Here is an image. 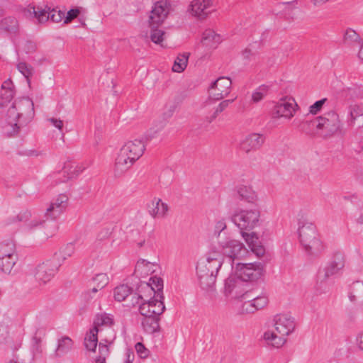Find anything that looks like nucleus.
<instances>
[{
    "label": "nucleus",
    "instance_id": "1",
    "mask_svg": "<svg viewBox=\"0 0 363 363\" xmlns=\"http://www.w3.org/2000/svg\"><path fill=\"white\" fill-rule=\"evenodd\" d=\"M248 253L243 243L233 238H226L220 241L218 245H212L206 259L200 262L196 268L201 286L206 289L214 286L224 257L230 258L233 262L235 259L245 258Z\"/></svg>",
    "mask_w": 363,
    "mask_h": 363
},
{
    "label": "nucleus",
    "instance_id": "2",
    "mask_svg": "<svg viewBox=\"0 0 363 363\" xmlns=\"http://www.w3.org/2000/svg\"><path fill=\"white\" fill-rule=\"evenodd\" d=\"M34 114V104L31 99L22 98L15 101L7 111V123L11 128L8 133L11 135L16 134L21 125L31 121Z\"/></svg>",
    "mask_w": 363,
    "mask_h": 363
},
{
    "label": "nucleus",
    "instance_id": "3",
    "mask_svg": "<svg viewBox=\"0 0 363 363\" xmlns=\"http://www.w3.org/2000/svg\"><path fill=\"white\" fill-rule=\"evenodd\" d=\"M273 322L275 331H266L263 338L268 345L280 347L285 343L286 336L292 333L295 330V319L289 314L281 313L274 317Z\"/></svg>",
    "mask_w": 363,
    "mask_h": 363
},
{
    "label": "nucleus",
    "instance_id": "4",
    "mask_svg": "<svg viewBox=\"0 0 363 363\" xmlns=\"http://www.w3.org/2000/svg\"><path fill=\"white\" fill-rule=\"evenodd\" d=\"M298 235L300 242L306 252L315 255L322 251L323 247L313 224L305 223L300 226Z\"/></svg>",
    "mask_w": 363,
    "mask_h": 363
},
{
    "label": "nucleus",
    "instance_id": "5",
    "mask_svg": "<svg viewBox=\"0 0 363 363\" xmlns=\"http://www.w3.org/2000/svg\"><path fill=\"white\" fill-rule=\"evenodd\" d=\"M260 211L257 208L239 209L232 216V221L241 230H252L258 225Z\"/></svg>",
    "mask_w": 363,
    "mask_h": 363
},
{
    "label": "nucleus",
    "instance_id": "6",
    "mask_svg": "<svg viewBox=\"0 0 363 363\" xmlns=\"http://www.w3.org/2000/svg\"><path fill=\"white\" fill-rule=\"evenodd\" d=\"M316 128L325 137L331 136L340 130L341 121L339 115L330 111L315 120Z\"/></svg>",
    "mask_w": 363,
    "mask_h": 363
},
{
    "label": "nucleus",
    "instance_id": "7",
    "mask_svg": "<svg viewBox=\"0 0 363 363\" xmlns=\"http://www.w3.org/2000/svg\"><path fill=\"white\" fill-rule=\"evenodd\" d=\"M86 167L82 164L77 163L72 160L64 162L61 169L54 174L56 183H66L77 179Z\"/></svg>",
    "mask_w": 363,
    "mask_h": 363
},
{
    "label": "nucleus",
    "instance_id": "8",
    "mask_svg": "<svg viewBox=\"0 0 363 363\" xmlns=\"http://www.w3.org/2000/svg\"><path fill=\"white\" fill-rule=\"evenodd\" d=\"M264 267L260 262L238 263L235 274L238 279L243 281H255L264 274Z\"/></svg>",
    "mask_w": 363,
    "mask_h": 363
},
{
    "label": "nucleus",
    "instance_id": "9",
    "mask_svg": "<svg viewBox=\"0 0 363 363\" xmlns=\"http://www.w3.org/2000/svg\"><path fill=\"white\" fill-rule=\"evenodd\" d=\"M69 197L66 194H60L48 204L45 210L47 219L56 220L67 210Z\"/></svg>",
    "mask_w": 363,
    "mask_h": 363
},
{
    "label": "nucleus",
    "instance_id": "10",
    "mask_svg": "<svg viewBox=\"0 0 363 363\" xmlns=\"http://www.w3.org/2000/svg\"><path fill=\"white\" fill-rule=\"evenodd\" d=\"M170 4L167 0H160L154 4L148 18L149 27H159L167 18Z\"/></svg>",
    "mask_w": 363,
    "mask_h": 363
},
{
    "label": "nucleus",
    "instance_id": "11",
    "mask_svg": "<svg viewBox=\"0 0 363 363\" xmlns=\"http://www.w3.org/2000/svg\"><path fill=\"white\" fill-rule=\"evenodd\" d=\"M298 105L292 98H282L278 101L273 108L274 118L291 120L295 115Z\"/></svg>",
    "mask_w": 363,
    "mask_h": 363
},
{
    "label": "nucleus",
    "instance_id": "12",
    "mask_svg": "<svg viewBox=\"0 0 363 363\" xmlns=\"http://www.w3.org/2000/svg\"><path fill=\"white\" fill-rule=\"evenodd\" d=\"M214 0H192L187 7L188 15L199 21L206 19L211 14Z\"/></svg>",
    "mask_w": 363,
    "mask_h": 363
},
{
    "label": "nucleus",
    "instance_id": "13",
    "mask_svg": "<svg viewBox=\"0 0 363 363\" xmlns=\"http://www.w3.org/2000/svg\"><path fill=\"white\" fill-rule=\"evenodd\" d=\"M240 279L228 278L225 281V292L237 299H247L252 297V291L246 290V284Z\"/></svg>",
    "mask_w": 363,
    "mask_h": 363
},
{
    "label": "nucleus",
    "instance_id": "14",
    "mask_svg": "<svg viewBox=\"0 0 363 363\" xmlns=\"http://www.w3.org/2000/svg\"><path fill=\"white\" fill-rule=\"evenodd\" d=\"M232 82L228 77H219L211 83L208 91L211 98L220 100L226 97L231 91Z\"/></svg>",
    "mask_w": 363,
    "mask_h": 363
},
{
    "label": "nucleus",
    "instance_id": "15",
    "mask_svg": "<svg viewBox=\"0 0 363 363\" xmlns=\"http://www.w3.org/2000/svg\"><path fill=\"white\" fill-rule=\"evenodd\" d=\"M265 137L257 133L246 135L240 142L239 148L245 154H250L259 150L264 145Z\"/></svg>",
    "mask_w": 363,
    "mask_h": 363
},
{
    "label": "nucleus",
    "instance_id": "16",
    "mask_svg": "<svg viewBox=\"0 0 363 363\" xmlns=\"http://www.w3.org/2000/svg\"><path fill=\"white\" fill-rule=\"evenodd\" d=\"M45 221L40 218H38L34 214L32 218L29 220L28 223L24 227L25 230L30 233H35L38 229H43V237L49 238L54 236L58 230V226L52 224L50 227H45Z\"/></svg>",
    "mask_w": 363,
    "mask_h": 363
},
{
    "label": "nucleus",
    "instance_id": "17",
    "mask_svg": "<svg viewBox=\"0 0 363 363\" xmlns=\"http://www.w3.org/2000/svg\"><path fill=\"white\" fill-rule=\"evenodd\" d=\"M135 162L121 149L115 158L113 172L115 177H119L128 172Z\"/></svg>",
    "mask_w": 363,
    "mask_h": 363
},
{
    "label": "nucleus",
    "instance_id": "18",
    "mask_svg": "<svg viewBox=\"0 0 363 363\" xmlns=\"http://www.w3.org/2000/svg\"><path fill=\"white\" fill-rule=\"evenodd\" d=\"M139 305L140 313L143 317L158 316L164 312V305L162 301L154 298L152 301L142 302Z\"/></svg>",
    "mask_w": 363,
    "mask_h": 363
},
{
    "label": "nucleus",
    "instance_id": "19",
    "mask_svg": "<svg viewBox=\"0 0 363 363\" xmlns=\"http://www.w3.org/2000/svg\"><path fill=\"white\" fill-rule=\"evenodd\" d=\"M58 267L51 262H43L36 267L35 279L41 284L50 281L56 274Z\"/></svg>",
    "mask_w": 363,
    "mask_h": 363
},
{
    "label": "nucleus",
    "instance_id": "20",
    "mask_svg": "<svg viewBox=\"0 0 363 363\" xmlns=\"http://www.w3.org/2000/svg\"><path fill=\"white\" fill-rule=\"evenodd\" d=\"M120 149L136 162L143 155L145 145L143 140H134L126 142Z\"/></svg>",
    "mask_w": 363,
    "mask_h": 363
},
{
    "label": "nucleus",
    "instance_id": "21",
    "mask_svg": "<svg viewBox=\"0 0 363 363\" xmlns=\"http://www.w3.org/2000/svg\"><path fill=\"white\" fill-rule=\"evenodd\" d=\"M345 256L337 252L334 254L332 259L323 269V277L325 279L337 274L345 267Z\"/></svg>",
    "mask_w": 363,
    "mask_h": 363
},
{
    "label": "nucleus",
    "instance_id": "22",
    "mask_svg": "<svg viewBox=\"0 0 363 363\" xmlns=\"http://www.w3.org/2000/svg\"><path fill=\"white\" fill-rule=\"evenodd\" d=\"M138 291V294L135 296L137 301L135 303H133V305L140 304L142 302L152 301L154 298H156L155 289L152 286L151 283H141Z\"/></svg>",
    "mask_w": 363,
    "mask_h": 363
},
{
    "label": "nucleus",
    "instance_id": "23",
    "mask_svg": "<svg viewBox=\"0 0 363 363\" xmlns=\"http://www.w3.org/2000/svg\"><path fill=\"white\" fill-rule=\"evenodd\" d=\"M241 235L253 253L257 257L264 255L265 252L264 248L260 245L259 238L255 233L252 232L249 233L242 230Z\"/></svg>",
    "mask_w": 363,
    "mask_h": 363
},
{
    "label": "nucleus",
    "instance_id": "24",
    "mask_svg": "<svg viewBox=\"0 0 363 363\" xmlns=\"http://www.w3.org/2000/svg\"><path fill=\"white\" fill-rule=\"evenodd\" d=\"M169 211L168 205L162 199L155 198L152 200L148 208L150 215L154 218H164L167 216Z\"/></svg>",
    "mask_w": 363,
    "mask_h": 363
},
{
    "label": "nucleus",
    "instance_id": "25",
    "mask_svg": "<svg viewBox=\"0 0 363 363\" xmlns=\"http://www.w3.org/2000/svg\"><path fill=\"white\" fill-rule=\"evenodd\" d=\"M237 193L242 201L255 203L258 201L257 192L250 186L240 185L237 187Z\"/></svg>",
    "mask_w": 363,
    "mask_h": 363
},
{
    "label": "nucleus",
    "instance_id": "26",
    "mask_svg": "<svg viewBox=\"0 0 363 363\" xmlns=\"http://www.w3.org/2000/svg\"><path fill=\"white\" fill-rule=\"evenodd\" d=\"M222 38L220 35L216 33L213 30H206L202 35L201 43L202 44L210 48H216L220 42Z\"/></svg>",
    "mask_w": 363,
    "mask_h": 363
},
{
    "label": "nucleus",
    "instance_id": "27",
    "mask_svg": "<svg viewBox=\"0 0 363 363\" xmlns=\"http://www.w3.org/2000/svg\"><path fill=\"white\" fill-rule=\"evenodd\" d=\"M111 335L109 339H106L104 344L102 340L99 344V356L95 359L96 363H106V358L109 355L108 345L111 344L115 337V335L111 330H109Z\"/></svg>",
    "mask_w": 363,
    "mask_h": 363
},
{
    "label": "nucleus",
    "instance_id": "28",
    "mask_svg": "<svg viewBox=\"0 0 363 363\" xmlns=\"http://www.w3.org/2000/svg\"><path fill=\"white\" fill-rule=\"evenodd\" d=\"M159 320L160 317L158 316L143 317L141 320L143 330L149 334L158 332L160 330Z\"/></svg>",
    "mask_w": 363,
    "mask_h": 363
},
{
    "label": "nucleus",
    "instance_id": "29",
    "mask_svg": "<svg viewBox=\"0 0 363 363\" xmlns=\"http://www.w3.org/2000/svg\"><path fill=\"white\" fill-rule=\"evenodd\" d=\"M102 332L101 329L92 328L84 337V346L89 351L94 352L98 343V333Z\"/></svg>",
    "mask_w": 363,
    "mask_h": 363
},
{
    "label": "nucleus",
    "instance_id": "30",
    "mask_svg": "<svg viewBox=\"0 0 363 363\" xmlns=\"http://www.w3.org/2000/svg\"><path fill=\"white\" fill-rule=\"evenodd\" d=\"M33 213L28 209L21 211L18 215H13L8 217L6 223L9 225L16 222H22L24 223V227L28 223L29 220L32 218Z\"/></svg>",
    "mask_w": 363,
    "mask_h": 363
},
{
    "label": "nucleus",
    "instance_id": "31",
    "mask_svg": "<svg viewBox=\"0 0 363 363\" xmlns=\"http://www.w3.org/2000/svg\"><path fill=\"white\" fill-rule=\"evenodd\" d=\"M14 86L11 79L4 81L1 85L0 96L5 101H10L14 96Z\"/></svg>",
    "mask_w": 363,
    "mask_h": 363
},
{
    "label": "nucleus",
    "instance_id": "32",
    "mask_svg": "<svg viewBox=\"0 0 363 363\" xmlns=\"http://www.w3.org/2000/svg\"><path fill=\"white\" fill-rule=\"evenodd\" d=\"M150 38L151 40L154 43L160 45L161 47H166L164 41L166 40L167 33L164 30L159 29L158 27H150Z\"/></svg>",
    "mask_w": 363,
    "mask_h": 363
},
{
    "label": "nucleus",
    "instance_id": "33",
    "mask_svg": "<svg viewBox=\"0 0 363 363\" xmlns=\"http://www.w3.org/2000/svg\"><path fill=\"white\" fill-rule=\"evenodd\" d=\"M113 324V316L110 314L104 313L97 314L94 322V327L99 329L100 327H110Z\"/></svg>",
    "mask_w": 363,
    "mask_h": 363
},
{
    "label": "nucleus",
    "instance_id": "34",
    "mask_svg": "<svg viewBox=\"0 0 363 363\" xmlns=\"http://www.w3.org/2000/svg\"><path fill=\"white\" fill-rule=\"evenodd\" d=\"M0 26L4 30L14 33L17 31L18 23L17 20L11 16L5 17L1 21Z\"/></svg>",
    "mask_w": 363,
    "mask_h": 363
},
{
    "label": "nucleus",
    "instance_id": "35",
    "mask_svg": "<svg viewBox=\"0 0 363 363\" xmlns=\"http://www.w3.org/2000/svg\"><path fill=\"white\" fill-rule=\"evenodd\" d=\"M189 54L186 52L179 55L174 60L172 66V71L174 72H182L186 67Z\"/></svg>",
    "mask_w": 363,
    "mask_h": 363
},
{
    "label": "nucleus",
    "instance_id": "36",
    "mask_svg": "<svg viewBox=\"0 0 363 363\" xmlns=\"http://www.w3.org/2000/svg\"><path fill=\"white\" fill-rule=\"evenodd\" d=\"M28 11L30 14H33L39 23L46 22L50 18L49 12L42 7L30 6Z\"/></svg>",
    "mask_w": 363,
    "mask_h": 363
},
{
    "label": "nucleus",
    "instance_id": "37",
    "mask_svg": "<svg viewBox=\"0 0 363 363\" xmlns=\"http://www.w3.org/2000/svg\"><path fill=\"white\" fill-rule=\"evenodd\" d=\"M132 289L127 284H121L116 287L113 291L114 298L117 301H124L130 294H131Z\"/></svg>",
    "mask_w": 363,
    "mask_h": 363
},
{
    "label": "nucleus",
    "instance_id": "38",
    "mask_svg": "<svg viewBox=\"0 0 363 363\" xmlns=\"http://www.w3.org/2000/svg\"><path fill=\"white\" fill-rule=\"evenodd\" d=\"M363 116V107L359 105H352L350 106L349 116L347 124L349 126H354L356 120Z\"/></svg>",
    "mask_w": 363,
    "mask_h": 363
},
{
    "label": "nucleus",
    "instance_id": "39",
    "mask_svg": "<svg viewBox=\"0 0 363 363\" xmlns=\"http://www.w3.org/2000/svg\"><path fill=\"white\" fill-rule=\"evenodd\" d=\"M46 335V329L44 327H39L36 329L33 337V348L36 352L41 353V343L43 337Z\"/></svg>",
    "mask_w": 363,
    "mask_h": 363
},
{
    "label": "nucleus",
    "instance_id": "40",
    "mask_svg": "<svg viewBox=\"0 0 363 363\" xmlns=\"http://www.w3.org/2000/svg\"><path fill=\"white\" fill-rule=\"evenodd\" d=\"M72 347V340L68 337H62L59 340L58 345L55 353L57 356H61L69 352Z\"/></svg>",
    "mask_w": 363,
    "mask_h": 363
},
{
    "label": "nucleus",
    "instance_id": "41",
    "mask_svg": "<svg viewBox=\"0 0 363 363\" xmlns=\"http://www.w3.org/2000/svg\"><path fill=\"white\" fill-rule=\"evenodd\" d=\"M16 262L17 257L0 258V269L6 274H9Z\"/></svg>",
    "mask_w": 363,
    "mask_h": 363
},
{
    "label": "nucleus",
    "instance_id": "42",
    "mask_svg": "<svg viewBox=\"0 0 363 363\" xmlns=\"http://www.w3.org/2000/svg\"><path fill=\"white\" fill-rule=\"evenodd\" d=\"M17 257L15 246L12 242L0 244V258Z\"/></svg>",
    "mask_w": 363,
    "mask_h": 363
},
{
    "label": "nucleus",
    "instance_id": "43",
    "mask_svg": "<svg viewBox=\"0 0 363 363\" xmlns=\"http://www.w3.org/2000/svg\"><path fill=\"white\" fill-rule=\"evenodd\" d=\"M269 92V87L266 85H261L252 94V101L258 103L262 101Z\"/></svg>",
    "mask_w": 363,
    "mask_h": 363
},
{
    "label": "nucleus",
    "instance_id": "44",
    "mask_svg": "<svg viewBox=\"0 0 363 363\" xmlns=\"http://www.w3.org/2000/svg\"><path fill=\"white\" fill-rule=\"evenodd\" d=\"M235 99H228L224 100L221 101L215 108L213 114L208 117V122H212L213 120H215L217 116L223 112L226 108L228 107V106L234 101Z\"/></svg>",
    "mask_w": 363,
    "mask_h": 363
},
{
    "label": "nucleus",
    "instance_id": "45",
    "mask_svg": "<svg viewBox=\"0 0 363 363\" xmlns=\"http://www.w3.org/2000/svg\"><path fill=\"white\" fill-rule=\"evenodd\" d=\"M253 302V306L257 311L264 308L268 303V298L265 295L255 296L252 292V297L250 298Z\"/></svg>",
    "mask_w": 363,
    "mask_h": 363
},
{
    "label": "nucleus",
    "instance_id": "46",
    "mask_svg": "<svg viewBox=\"0 0 363 363\" xmlns=\"http://www.w3.org/2000/svg\"><path fill=\"white\" fill-rule=\"evenodd\" d=\"M94 281L96 284V286L101 289L104 288L109 281V278L108 275L105 273H100L95 276L94 278Z\"/></svg>",
    "mask_w": 363,
    "mask_h": 363
},
{
    "label": "nucleus",
    "instance_id": "47",
    "mask_svg": "<svg viewBox=\"0 0 363 363\" xmlns=\"http://www.w3.org/2000/svg\"><path fill=\"white\" fill-rule=\"evenodd\" d=\"M18 71L28 79L33 75V68L26 62H19L17 65Z\"/></svg>",
    "mask_w": 363,
    "mask_h": 363
},
{
    "label": "nucleus",
    "instance_id": "48",
    "mask_svg": "<svg viewBox=\"0 0 363 363\" xmlns=\"http://www.w3.org/2000/svg\"><path fill=\"white\" fill-rule=\"evenodd\" d=\"M352 294L354 298L363 300V282L357 281L353 284Z\"/></svg>",
    "mask_w": 363,
    "mask_h": 363
},
{
    "label": "nucleus",
    "instance_id": "49",
    "mask_svg": "<svg viewBox=\"0 0 363 363\" xmlns=\"http://www.w3.org/2000/svg\"><path fill=\"white\" fill-rule=\"evenodd\" d=\"M148 283H151L152 286L155 289V294L157 296H160V298H162V296H160V292L163 288V281L162 279L157 277H151Z\"/></svg>",
    "mask_w": 363,
    "mask_h": 363
},
{
    "label": "nucleus",
    "instance_id": "50",
    "mask_svg": "<svg viewBox=\"0 0 363 363\" xmlns=\"http://www.w3.org/2000/svg\"><path fill=\"white\" fill-rule=\"evenodd\" d=\"M242 301H244L241 308L242 313H253L257 311L251 298L242 299Z\"/></svg>",
    "mask_w": 363,
    "mask_h": 363
},
{
    "label": "nucleus",
    "instance_id": "51",
    "mask_svg": "<svg viewBox=\"0 0 363 363\" xmlns=\"http://www.w3.org/2000/svg\"><path fill=\"white\" fill-rule=\"evenodd\" d=\"M49 19L55 23H59L65 21V12L53 9L49 13Z\"/></svg>",
    "mask_w": 363,
    "mask_h": 363
},
{
    "label": "nucleus",
    "instance_id": "52",
    "mask_svg": "<svg viewBox=\"0 0 363 363\" xmlns=\"http://www.w3.org/2000/svg\"><path fill=\"white\" fill-rule=\"evenodd\" d=\"M345 40L348 43L359 41V35L352 29H347L344 36Z\"/></svg>",
    "mask_w": 363,
    "mask_h": 363
},
{
    "label": "nucleus",
    "instance_id": "53",
    "mask_svg": "<svg viewBox=\"0 0 363 363\" xmlns=\"http://www.w3.org/2000/svg\"><path fill=\"white\" fill-rule=\"evenodd\" d=\"M326 100V99H323L315 102L313 105H311L309 107V112L311 114H316L318 112L320 111Z\"/></svg>",
    "mask_w": 363,
    "mask_h": 363
},
{
    "label": "nucleus",
    "instance_id": "54",
    "mask_svg": "<svg viewBox=\"0 0 363 363\" xmlns=\"http://www.w3.org/2000/svg\"><path fill=\"white\" fill-rule=\"evenodd\" d=\"M138 354L141 358H146L149 354V351L145 348L143 344L138 342L135 346Z\"/></svg>",
    "mask_w": 363,
    "mask_h": 363
},
{
    "label": "nucleus",
    "instance_id": "55",
    "mask_svg": "<svg viewBox=\"0 0 363 363\" xmlns=\"http://www.w3.org/2000/svg\"><path fill=\"white\" fill-rule=\"evenodd\" d=\"M79 13V11L78 9H71L66 15L65 14L64 23L66 24L69 23L72 19L75 18Z\"/></svg>",
    "mask_w": 363,
    "mask_h": 363
},
{
    "label": "nucleus",
    "instance_id": "56",
    "mask_svg": "<svg viewBox=\"0 0 363 363\" xmlns=\"http://www.w3.org/2000/svg\"><path fill=\"white\" fill-rule=\"evenodd\" d=\"M47 121L54 127L57 128L60 131L62 130L63 128V121L60 120V118H49L47 119Z\"/></svg>",
    "mask_w": 363,
    "mask_h": 363
},
{
    "label": "nucleus",
    "instance_id": "57",
    "mask_svg": "<svg viewBox=\"0 0 363 363\" xmlns=\"http://www.w3.org/2000/svg\"><path fill=\"white\" fill-rule=\"evenodd\" d=\"M226 228V223L224 220H218L215 226L216 231L218 232V235Z\"/></svg>",
    "mask_w": 363,
    "mask_h": 363
},
{
    "label": "nucleus",
    "instance_id": "58",
    "mask_svg": "<svg viewBox=\"0 0 363 363\" xmlns=\"http://www.w3.org/2000/svg\"><path fill=\"white\" fill-rule=\"evenodd\" d=\"M74 252V247L72 245H67L64 249V258L71 257Z\"/></svg>",
    "mask_w": 363,
    "mask_h": 363
},
{
    "label": "nucleus",
    "instance_id": "59",
    "mask_svg": "<svg viewBox=\"0 0 363 363\" xmlns=\"http://www.w3.org/2000/svg\"><path fill=\"white\" fill-rule=\"evenodd\" d=\"M358 57L363 61V43H362V45L361 46L360 49L358 51Z\"/></svg>",
    "mask_w": 363,
    "mask_h": 363
},
{
    "label": "nucleus",
    "instance_id": "60",
    "mask_svg": "<svg viewBox=\"0 0 363 363\" xmlns=\"http://www.w3.org/2000/svg\"><path fill=\"white\" fill-rule=\"evenodd\" d=\"M134 355L128 354H127V359L125 362V363H132V360L133 359Z\"/></svg>",
    "mask_w": 363,
    "mask_h": 363
},
{
    "label": "nucleus",
    "instance_id": "61",
    "mask_svg": "<svg viewBox=\"0 0 363 363\" xmlns=\"http://www.w3.org/2000/svg\"><path fill=\"white\" fill-rule=\"evenodd\" d=\"M147 263H145V262L144 260H143L142 262H138L136 265V269L139 270L140 269V267H142V265H145Z\"/></svg>",
    "mask_w": 363,
    "mask_h": 363
},
{
    "label": "nucleus",
    "instance_id": "62",
    "mask_svg": "<svg viewBox=\"0 0 363 363\" xmlns=\"http://www.w3.org/2000/svg\"><path fill=\"white\" fill-rule=\"evenodd\" d=\"M328 0H314V4L316 5V4H323L326 1H328Z\"/></svg>",
    "mask_w": 363,
    "mask_h": 363
},
{
    "label": "nucleus",
    "instance_id": "63",
    "mask_svg": "<svg viewBox=\"0 0 363 363\" xmlns=\"http://www.w3.org/2000/svg\"><path fill=\"white\" fill-rule=\"evenodd\" d=\"M359 347L363 350V334L359 337Z\"/></svg>",
    "mask_w": 363,
    "mask_h": 363
},
{
    "label": "nucleus",
    "instance_id": "64",
    "mask_svg": "<svg viewBox=\"0 0 363 363\" xmlns=\"http://www.w3.org/2000/svg\"><path fill=\"white\" fill-rule=\"evenodd\" d=\"M244 55H245V57H249V55H250V51L245 50V51L244 52Z\"/></svg>",
    "mask_w": 363,
    "mask_h": 363
}]
</instances>
